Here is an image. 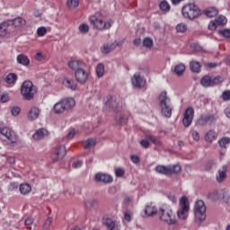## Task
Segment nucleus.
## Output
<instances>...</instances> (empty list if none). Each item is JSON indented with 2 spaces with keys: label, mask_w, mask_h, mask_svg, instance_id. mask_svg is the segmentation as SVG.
I'll return each mask as SVG.
<instances>
[{
  "label": "nucleus",
  "mask_w": 230,
  "mask_h": 230,
  "mask_svg": "<svg viewBox=\"0 0 230 230\" xmlns=\"http://www.w3.org/2000/svg\"><path fill=\"white\" fill-rule=\"evenodd\" d=\"M104 109L105 111H119L121 106H119V102H118L116 98L108 95L104 101Z\"/></svg>",
  "instance_id": "obj_12"
},
{
  "label": "nucleus",
  "mask_w": 230,
  "mask_h": 230,
  "mask_svg": "<svg viewBox=\"0 0 230 230\" xmlns=\"http://www.w3.org/2000/svg\"><path fill=\"white\" fill-rule=\"evenodd\" d=\"M115 121L118 125H125L128 121V117L126 115H120L115 118Z\"/></svg>",
  "instance_id": "obj_40"
},
{
  "label": "nucleus",
  "mask_w": 230,
  "mask_h": 230,
  "mask_svg": "<svg viewBox=\"0 0 230 230\" xmlns=\"http://www.w3.org/2000/svg\"><path fill=\"white\" fill-rule=\"evenodd\" d=\"M19 190L22 195H28L31 191V185L29 183H22L20 184Z\"/></svg>",
  "instance_id": "obj_27"
},
{
  "label": "nucleus",
  "mask_w": 230,
  "mask_h": 230,
  "mask_svg": "<svg viewBox=\"0 0 230 230\" xmlns=\"http://www.w3.org/2000/svg\"><path fill=\"white\" fill-rule=\"evenodd\" d=\"M219 35H223L225 39H229L230 40V29H224L221 31H218Z\"/></svg>",
  "instance_id": "obj_48"
},
{
  "label": "nucleus",
  "mask_w": 230,
  "mask_h": 230,
  "mask_svg": "<svg viewBox=\"0 0 230 230\" xmlns=\"http://www.w3.org/2000/svg\"><path fill=\"white\" fill-rule=\"evenodd\" d=\"M182 17L184 19H190V21H193L195 19H199V15H202V13L199 6L195 5V4H187L181 9Z\"/></svg>",
  "instance_id": "obj_3"
},
{
  "label": "nucleus",
  "mask_w": 230,
  "mask_h": 230,
  "mask_svg": "<svg viewBox=\"0 0 230 230\" xmlns=\"http://www.w3.org/2000/svg\"><path fill=\"white\" fill-rule=\"evenodd\" d=\"M6 84H15L17 82V75L14 73H10L5 78Z\"/></svg>",
  "instance_id": "obj_39"
},
{
  "label": "nucleus",
  "mask_w": 230,
  "mask_h": 230,
  "mask_svg": "<svg viewBox=\"0 0 230 230\" xmlns=\"http://www.w3.org/2000/svg\"><path fill=\"white\" fill-rule=\"evenodd\" d=\"M0 101L2 103H6V102H10V96L8 95V93H2Z\"/></svg>",
  "instance_id": "obj_54"
},
{
  "label": "nucleus",
  "mask_w": 230,
  "mask_h": 230,
  "mask_svg": "<svg viewBox=\"0 0 230 230\" xmlns=\"http://www.w3.org/2000/svg\"><path fill=\"white\" fill-rule=\"evenodd\" d=\"M24 224L26 226V227H30L31 226V224H33V218L31 217H28L25 219Z\"/></svg>",
  "instance_id": "obj_63"
},
{
  "label": "nucleus",
  "mask_w": 230,
  "mask_h": 230,
  "mask_svg": "<svg viewBox=\"0 0 230 230\" xmlns=\"http://www.w3.org/2000/svg\"><path fill=\"white\" fill-rule=\"evenodd\" d=\"M200 84L203 87H213L211 76H209V75L203 76L200 80Z\"/></svg>",
  "instance_id": "obj_31"
},
{
  "label": "nucleus",
  "mask_w": 230,
  "mask_h": 230,
  "mask_svg": "<svg viewBox=\"0 0 230 230\" xmlns=\"http://www.w3.org/2000/svg\"><path fill=\"white\" fill-rule=\"evenodd\" d=\"M218 145L221 148H227V146L230 145V137H223L218 140Z\"/></svg>",
  "instance_id": "obj_33"
},
{
  "label": "nucleus",
  "mask_w": 230,
  "mask_h": 230,
  "mask_svg": "<svg viewBox=\"0 0 230 230\" xmlns=\"http://www.w3.org/2000/svg\"><path fill=\"white\" fill-rule=\"evenodd\" d=\"M16 61L22 66H30V59L23 54L18 55L16 58Z\"/></svg>",
  "instance_id": "obj_28"
},
{
  "label": "nucleus",
  "mask_w": 230,
  "mask_h": 230,
  "mask_svg": "<svg viewBox=\"0 0 230 230\" xmlns=\"http://www.w3.org/2000/svg\"><path fill=\"white\" fill-rule=\"evenodd\" d=\"M84 66H85V64L83 63L82 60L73 59L68 62V67L72 71H75V73H76V71H80L81 69H83Z\"/></svg>",
  "instance_id": "obj_19"
},
{
  "label": "nucleus",
  "mask_w": 230,
  "mask_h": 230,
  "mask_svg": "<svg viewBox=\"0 0 230 230\" xmlns=\"http://www.w3.org/2000/svg\"><path fill=\"white\" fill-rule=\"evenodd\" d=\"M146 139H149V141L153 142V144L156 145V146H161V140L155 136L146 135Z\"/></svg>",
  "instance_id": "obj_41"
},
{
  "label": "nucleus",
  "mask_w": 230,
  "mask_h": 230,
  "mask_svg": "<svg viewBox=\"0 0 230 230\" xmlns=\"http://www.w3.org/2000/svg\"><path fill=\"white\" fill-rule=\"evenodd\" d=\"M48 130L46 128H40L35 131L32 135V137L35 141H40V139H44V137H48Z\"/></svg>",
  "instance_id": "obj_21"
},
{
  "label": "nucleus",
  "mask_w": 230,
  "mask_h": 230,
  "mask_svg": "<svg viewBox=\"0 0 230 230\" xmlns=\"http://www.w3.org/2000/svg\"><path fill=\"white\" fill-rule=\"evenodd\" d=\"M143 45L145 48H146L147 49H150L151 48L154 47V40H151V38H146L143 40Z\"/></svg>",
  "instance_id": "obj_43"
},
{
  "label": "nucleus",
  "mask_w": 230,
  "mask_h": 230,
  "mask_svg": "<svg viewBox=\"0 0 230 230\" xmlns=\"http://www.w3.org/2000/svg\"><path fill=\"white\" fill-rule=\"evenodd\" d=\"M75 136H76V132L75 131V129H71L68 132L66 137H67V139H73V137H75Z\"/></svg>",
  "instance_id": "obj_62"
},
{
  "label": "nucleus",
  "mask_w": 230,
  "mask_h": 230,
  "mask_svg": "<svg viewBox=\"0 0 230 230\" xmlns=\"http://www.w3.org/2000/svg\"><path fill=\"white\" fill-rule=\"evenodd\" d=\"M100 13H95L94 15L90 16L89 21L96 30L100 31H105V30H111L112 27V22H105L102 19L98 18Z\"/></svg>",
  "instance_id": "obj_6"
},
{
  "label": "nucleus",
  "mask_w": 230,
  "mask_h": 230,
  "mask_svg": "<svg viewBox=\"0 0 230 230\" xmlns=\"http://www.w3.org/2000/svg\"><path fill=\"white\" fill-rule=\"evenodd\" d=\"M145 213L146 217H155L157 215V207L154 204H149L146 206Z\"/></svg>",
  "instance_id": "obj_24"
},
{
  "label": "nucleus",
  "mask_w": 230,
  "mask_h": 230,
  "mask_svg": "<svg viewBox=\"0 0 230 230\" xmlns=\"http://www.w3.org/2000/svg\"><path fill=\"white\" fill-rule=\"evenodd\" d=\"M116 220L109 217H102V224L103 226H107V229H109V227H111V226H113L114 224H116Z\"/></svg>",
  "instance_id": "obj_36"
},
{
  "label": "nucleus",
  "mask_w": 230,
  "mask_h": 230,
  "mask_svg": "<svg viewBox=\"0 0 230 230\" xmlns=\"http://www.w3.org/2000/svg\"><path fill=\"white\" fill-rule=\"evenodd\" d=\"M190 68L192 73H200V63L199 61H192L190 63Z\"/></svg>",
  "instance_id": "obj_34"
},
{
  "label": "nucleus",
  "mask_w": 230,
  "mask_h": 230,
  "mask_svg": "<svg viewBox=\"0 0 230 230\" xmlns=\"http://www.w3.org/2000/svg\"><path fill=\"white\" fill-rule=\"evenodd\" d=\"M221 97L223 102H230V90H226L223 92Z\"/></svg>",
  "instance_id": "obj_50"
},
{
  "label": "nucleus",
  "mask_w": 230,
  "mask_h": 230,
  "mask_svg": "<svg viewBox=\"0 0 230 230\" xmlns=\"http://www.w3.org/2000/svg\"><path fill=\"white\" fill-rule=\"evenodd\" d=\"M58 157L59 159H64L66 155H67V150L66 149V146H60L58 148Z\"/></svg>",
  "instance_id": "obj_44"
},
{
  "label": "nucleus",
  "mask_w": 230,
  "mask_h": 230,
  "mask_svg": "<svg viewBox=\"0 0 230 230\" xmlns=\"http://www.w3.org/2000/svg\"><path fill=\"white\" fill-rule=\"evenodd\" d=\"M62 84L64 87H66V89H70V91H76V83L71 78H64Z\"/></svg>",
  "instance_id": "obj_23"
},
{
  "label": "nucleus",
  "mask_w": 230,
  "mask_h": 230,
  "mask_svg": "<svg viewBox=\"0 0 230 230\" xmlns=\"http://www.w3.org/2000/svg\"><path fill=\"white\" fill-rule=\"evenodd\" d=\"M96 75L98 78H102L105 75V65L100 63L96 66Z\"/></svg>",
  "instance_id": "obj_35"
},
{
  "label": "nucleus",
  "mask_w": 230,
  "mask_h": 230,
  "mask_svg": "<svg viewBox=\"0 0 230 230\" xmlns=\"http://www.w3.org/2000/svg\"><path fill=\"white\" fill-rule=\"evenodd\" d=\"M219 26L218 23L215 21H211L209 23H208V30H217V27Z\"/></svg>",
  "instance_id": "obj_57"
},
{
  "label": "nucleus",
  "mask_w": 230,
  "mask_h": 230,
  "mask_svg": "<svg viewBox=\"0 0 230 230\" xmlns=\"http://www.w3.org/2000/svg\"><path fill=\"white\" fill-rule=\"evenodd\" d=\"M158 215L161 222L167 224V226H175V224H177V219L175 218V214H173L172 208H160L158 210Z\"/></svg>",
  "instance_id": "obj_2"
},
{
  "label": "nucleus",
  "mask_w": 230,
  "mask_h": 230,
  "mask_svg": "<svg viewBox=\"0 0 230 230\" xmlns=\"http://www.w3.org/2000/svg\"><path fill=\"white\" fill-rule=\"evenodd\" d=\"M215 21L218 26H224L225 24H227V18H226L224 15L218 16L215 19Z\"/></svg>",
  "instance_id": "obj_42"
},
{
  "label": "nucleus",
  "mask_w": 230,
  "mask_h": 230,
  "mask_svg": "<svg viewBox=\"0 0 230 230\" xmlns=\"http://www.w3.org/2000/svg\"><path fill=\"white\" fill-rule=\"evenodd\" d=\"M75 76L76 82L84 84L87 82V80H89V71L84 68H81L80 70H77L76 72H75Z\"/></svg>",
  "instance_id": "obj_15"
},
{
  "label": "nucleus",
  "mask_w": 230,
  "mask_h": 230,
  "mask_svg": "<svg viewBox=\"0 0 230 230\" xmlns=\"http://www.w3.org/2000/svg\"><path fill=\"white\" fill-rule=\"evenodd\" d=\"M176 31H177L179 33H185V31H188V25H186L185 23H179V24L176 26Z\"/></svg>",
  "instance_id": "obj_45"
},
{
  "label": "nucleus",
  "mask_w": 230,
  "mask_h": 230,
  "mask_svg": "<svg viewBox=\"0 0 230 230\" xmlns=\"http://www.w3.org/2000/svg\"><path fill=\"white\" fill-rule=\"evenodd\" d=\"M211 82H212V87L215 85H218V84H222V82H224V77L220 75H217L216 77L211 78Z\"/></svg>",
  "instance_id": "obj_46"
},
{
  "label": "nucleus",
  "mask_w": 230,
  "mask_h": 230,
  "mask_svg": "<svg viewBox=\"0 0 230 230\" xmlns=\"http://www.w3.org/2000/svg\"><path fill=\"white\" fill-rule=\"evenodd\" d=\"M80 4V0H67L66 6L70 10H75V8H78Z\"/></svg>",
  "instance_id": "obj_37"
},
{
  "label": "nucleus",
  "mask_w": 230,
  "mask_h": 230,
  "mask_svg": "<svg viewBox=\"0 0 230 230\" xmlns=\"http://www.w3.org/2000/svg\"><path fill=\"white\" fill-rule=\"evenodd\" d=\"M227 166L223 165L221 169L218 170V175L217 176V182H224L226 177H227Z\"/></svg>",
  "instance_id": "obj_26"
},
{
  "label": "nucleus",
  "mask_w": 230,
  "mask_h": 230,
  "mask_svg": "<svg viewBox=\"0 0 230 230\" xmlns=\"http://www.w3.org/2000/svg\"><path fill=\"white\" fill-rule=\"evenodd\" d=\"M179 206L180 208L177 210V217L180 220H186L190 212V200L186 196L181 198Z\"/></svg>",
  "instance_id": "obj_7"
},
{
  "label": "nucleus",
  "mask_w": 230,
  "mask_h": 230,
  "mask_svg": "<svg viewBox=\"0 0 230 230\" xmlns=\"http://www.w3.org/2000/svg\"><path fill=\"white\" fill-rule=\"evenodd\" d=\"M191 136L195 141H199V139H200V134L197 130H192Z\"/></svg>",
  "instance_id": "obj_58"
},
{
  "label": "nucleus",
  "mask_w": 230,
  "mask_h": 230,
  "mask_svg": "<svg viewBox=\"0 0 230 230\" xmlns=\"http://www.w3.org/2000/svg\"><path fill=\"white\" fill-rule=\"evenodd\" d=\"M132 200H134L132 197H126L123 200V206L126 208L127 206H130V204H132Z\"/></svg>",
  "instance_id": "obj_55"
},
{
  "label": "nucleus",
  "mask_w": 230,
  "mask_h": 230,
  "mask_svg": "<svg viewBox=\"0 0 230 230\" xmlns=\"http://www.w3.org/2000/svg\"><path fill=\"white\" fill-rule=\"evenodd\" d=\"M51 222H53V219L51 217H49L46 221L45 224L43 226L44 229H48L49 227V226H51Z\"/></svg>",
  "instance_id": "obj_60"
},
{
  "label": "nucleus",
  "mask_w": 230,
  "mask_h": 230,
  "mask_svg": "<svg viewBox=\"0 0 230 230\" xmlns=\"http://www.w3.org/2000/svg\"><path fill=\"white\" fill-rule=\"evenodd\" d=\"M116 177H123L125 175V169L119 167L115 170Z\"/></svg>",
  "instance_id": "obj_53"
},
{
  "label": "nucleus",
  "mask_w": 230,
  "mask_h": 230,
  "mask_svg": "<svg viewBox=\"0 0 230 230\" xmlns=\"http://www.w3.org/2000/svg\"><path fill=\"white\" fill-rule=\"evenodd\" d=\"M93 146H96V139H94V138H88L84 142V148H85V150H89V148H93Z\"/></svg>",
  "instance_id": "obj_38"
},
{
  "label": "nucleus",
  "mask_w": 230,
  "mask_h": 230,
  "mask_svg": "<svg viewBox=\"0 0 230 230\" xmlns=\"http://www.w3.org/2000/svg\"><path fill=\"white\" fill-rule=\"evenodd\" d=\"M156 173H160V175H172L173 173H179L181 170V165L175 164L173 166L168 165H157L155 168Z\"/></svg>",
  "instance_id": "obj_8"
},
{
  "label": "nucleus",
  "mask_w": 230,
  "mask_h": 230,
  "mask_svg": "<svg viewBox=\"0 0 230 230\" xmlns=\"http://www.w3.org/2000/svg\"><path fill=\"white\" fill-rule=\"evenodd\" d=\"M174 73L177 75V76H181L186 71V66L184 64L181 63L174 66Z\"/></svg>",
  "instance_id": "obj_32"
},
{
  "label": "nucleus",
  "mask_w": 230,
  "mask_h": 230,
  "mask_svg": "<svg viewBox=\"0 0 230 230\" xmlns=\"http://www.w3.org/2000/svg\"><path fill=\"white\" fill-rule=\"evenodd\" d=\"M140 145L143 146V148H148L150 146V142H148L146 139H143L140 141Z\"/></svg>",
  "instance_id": "obj_59"
},
{
  "label": "nucleus",
  "mask_w": 230,
  "mask_h": 230,
  "mask_svg": "<svg viewBox=\"0 0 230 230\" xmlns=\"http://www.w3.org/2000/svg\"><path fill=\"white\" fill-rule=\"evenodd\" d=\"M12 26V21H5L0 23V37H6L8 35V27Z\"/></svg>",
  "instance_id": "obj_22"
},
{
  "label": "nucleus",
  "mask_w": 230,
  "mask_h": 230,
  "mask_svg": "<svg viewBox=\"0 0 230 230\" xmlns=\"http://www.w3.org/2000/svg\"><path fill=\"white\" fill-rule=\"evenodd\" d=\"M79 31L81 33H89V25H87V23L79 25Z\"/></svg>",
  "instance_id": "obj_51"
},
{
  "label": "nucleus",
  "mask_w": 230,
  "mask_h": 230,
  "mask_svg": "<svg viewBox=\"0 0 230 230\" xmlns=\"http://www.w3.org/2000/svg\"><path fill=\"white\" fill-rule=\"evenodd\" d=\"M206 203L202 200H198L194 206V221L198 226H200L206 220Z\"/></svg>",
  "instance_id": "obj_4"
},
{
  "label": "nucleus",
  "mask_w": 230,
  "mask_h": 230,
  "mask_svg": "<svg viewBox=\"0 0 230 230\" xmlns=\"http://www.w3.org/2000/svg\"><path fill=\"white\" fill-rule=\"evenodd\" d=\"M114 181L110 174H105L102 172H98L95 175V182H103L104 184H111Z\"/></svg>",
  "instance_id": "obj_17"
},
{
  "label": "nucleus",
  "mask_w": 230,
  "mask_h": 230,
  "mask_svg": "<svg viewBox=\"0 0 230 230\" xmlns=\"http://www.w3.org/2000/svg\"><path fill=\"white\" fill-rule=\"evenodd\" d=\"M21 93L24 100H33L37 94V86L33 85L31 81H24L21 87Z\"/></svg>",
  "instance_id": "obj_5"
},
{
  "label": "nucleus",
  "mask_w": 230,
  "mask_h": 230,
  "mask_svg": "<svg viewBox=\"0 0 230 230\" xmlns=\"http://www.w3.org/2000/svg\"><path fill=\"white\" fill-rule=\"evenodd\" d=\"M118 46H121V42L113 41L111 43H105L101 47V51L103 53V55H109L111 51H113V49H116Z\"/></svg>",
  "instance_id": "obj_16"
},
{
  "label": "nucleus",
  "mask_w": 230,
  "mask_h": 230,
  "mask_svg": "<svg viewBox=\"0 0 230 230\" xmlns=\"http://www.w3.org/2000/svg\"><path fill=\"white\" fill-rule=\"evenodd\" d=\"M59 109H58V114H62L64 112H67V111H71L75 105H76V102L75 99L69 97V98H65L61 100L58 102Z\"/></svg>",
  "instance_id": "obj_10"
},
{
  "label": "nucleus",
  "mask_w": 230,
  "mask_h": 230,
  "mask_svg": "<svg viewBox=\"0 0 230 230\" xmlns=\"http://www.w3.org/2000/svg\"><path fill=\"white\" fill-rule=\"evenodd\" d=\"M195 116V110H193V107H189L184 112L183 119H182V124L184 127L188 128L191 123H193V118Z\"/></svg>",
  "instance_id": "obj_14"
},
{
  "label": "nucleus",
  "mask_w": 230,
  "mask_h": 230,
  "mask_svg": "<svg viewBox=\"0 0 230 230\" xmlns=\"http://www.w3.org/2000/svg\"><path fill=\"white\" fill-rule=\"evenodd\" d=\"M35 60H37L38 62H42V60H44V56L42 55V53L38 52L35 56Z\"/></svg>",
  "instance_id": "obj_61"
},
{
  "label": "nucleus",
  "mask_w": 230,
  "mask_h": 230,
  "mask_svg": "<svg viewBox=\"0 0 230 230\" xmlns=\"http://www.w3.org/2000/svg\"><path fill=\"white\" fill-rule=\"evenodd\" d=\"M46 33H48V30L46 29V27H39L37 29L38 37H44V35H46Z\"/></svg>",
  "instance_id": "obj_49"
},
{
  "label": "nucleus",
  "mask_w": 230,
  "mask_h": 230,
  "mask_svg": "<svg viewBox=\"0 0 230 230\" xmlns=\"http://www.w3.org/2000/svg\"><path fill=\"white\" fill-rule=\"evenodd\" d=\"M0 139H7L11 144L17 143V135L10 128H0Z\"/></svg>",
  "instance_id": "obj_9"
},
{
  "label": "nucleus",
  "mask_w": 230,
  "mask_h": 230,
  "mask_svg": "<svg viewBox=\"0 0 230 230\" xmlns=\"http://www.w3.org/2000/svg\"><path fill=\"white\" fill-rule=\"evenodd\" d=\"M130 161H132L134 164H139L141 163V159L137 155H130Z\"/></svg>",
  "instance_id": "obj_52"
},
{
  "label": "nucleus",
  "mask_w": 230,
  "mask_h": 230,
  "mask_svg": "<svg viewBox=\"0 0 230 230\" xmlns=\"http://www.w3.org/2000/svg\"><path fill=\"white\" fill-rule=\"evenodd\" d=\"M212 196H214V199L217 200V199H223L224 200H227L230 199L229 196V190L223 189L220 191H214L212 193Z\"/></svg>",
  "instance_id": "obj_20"
},
{
  "label": "nucleus",
  "mask_w": 230,
  "mask_h": 230,
  "mask_svg": "<svg viewBox=\"0 0 230 230\" xmlns=\"http://www.w3.org/2000/svg\"><path fill=\"white\" fill-rule=\"evenodd\" d=\"M217 137H218V133H217V131H215L214 129H210L205 135V141H208V143H213V141H216Z\"/></svg>",
  "instance_id": "obj_25"
},
{
  "label": "nucleus",
  "mask_w": 230,
  "mask_h": 230,
  "mask_svg": "<svg viewBox=\"0 0 230 230\" xmlns=\"http://www.w3.org/2000/svg\"><path fill=\"white\" fill-rule=\"evenodd\" d=\"M20 112H21V108H19V107H13L11 109L12 116H19Z\"/></svg>",
  "instance_id": "obj_56"
},
{
  "label": "nucleus",
  "mask_w": 230,
  "mask_h": 230,
  "mask_svg": "<svg viewBox=\"0 0 230 230\" xmlns=\"http://www.w3.org/2000/svg\"><path fill=\"white\" fill-rule=\"evenodd\" d=\"M207 17H217L218 15V9L216 7H209L204 12Z\"/></svg>",
  "instance_id": "obj_29"
},
{
  "label": "nucleus",
  "mask_w": 230,
  "mask_h": 230,
  "mask_svg": "<svg viewBox=\"0 0 230 230\" xmlns=\"http://www.w3.org/2000/svg\"><path fill=\"white\" fill-rule=\"evenodd\" d=\"M39 116H40V109L37 106L31 107L27 114L29 121H35L39 119Z\"/></svg>",
  "instance_id": "obj_18"
},
{
  "label": "nucleus",
  "mask_w": 230,
  "mask_h": 230,
  "mask_svg": "<svg viewBox=\"0 0 230 230\" xmlns=\"http://www.w3.org/2000/svg\"><path fill=\"white\" fill-rule=\"evenodd\" d=\"M158 101L162 115L164 118H172V111H173V108L172 107V101L168 98L166 92H163L160 94Z\"/></svg>",
  "instance_id": "obj_1"
},
{
  "label": "nucleus",
  "mask_w": 230,
  "mask_h": 230,
  "mask_svg": "<svg viewBox=\"0 0 230 230\" xmlns=\"http://www.w3.org/2000/svg\"><path fill=\"white\" fill-rule=\"evenodd\" d=\"M217 119H218V117L215 114L200 115L197 120V125H199V127L213 125V123H217Z\"/></svg>",
  "instance_id": "obj_11"
},
{
  "label": "nucleus",
  "mask_w": 230,
  "mask_h": 230,
  "mask_svg": "<svg viewBox=\"0 0 230 230\" xmlns=\"http://www.w3.org/2000/svg\"><path fill=\"white\" fill-rule=\"evenodd\" d=\"M160 10H162V12H170V4L166 1L161 2Z\"/></svg>",
  "instance_id": "obj_47"
},
{
  "label": "nucleus",
  "mask_w": 230,
  "mask_h": 230,
  "mask_svg": "<svg viewBox=\"0 0 230 230\" xmlns=\"http://www.w3.org/2000/svg\"><path fill=\"white\" fill-rule=\"evenodd\" d=\"M82 164H83V162L79 160L77 162H74L72 164V166L73 168H82Z\"/></svg>",
  "instance_id": "obj_64"
},
{
  "label": "nucleus",
  "mask_w": 230,
  "mask_h": 230,
  "mask_svg": "<svg viewBox=\"0 0 230 230\" xmlns=\"http://www.w3.org/2000/svg\"><path fill=\"white\" fill-rule=\"evenodd\" d=\"M133 87H137V89H143L146 85V79L141 76V73L137 72L134 74L131 78Z\"/></svg>",
  "instance_id": "obj_13"
},
{
  "label": "nucleus",
  "mask_w": 230,
  "mask_h": 230,
  "mask_svg": "<svg viewBox=\"0 0 230 230\" xmlns=\"http://www.w3.org/2000/svg\"><path fill=\"white\" fill-rule=\"evenodd\" d=\"M9 21H12V26L20 27V26H24V24H26V20H24V18L22 17H17V18H14L13 20H9Z\"/></svg>",
  "instance_id": "obj_30"
}]
</instances>
